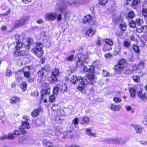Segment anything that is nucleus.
<instances>
[{
  "label": "nucleus",
  "instance_id": "obj_16",
  "mask_svg": "<svg viewBox=\"0 0 147 147\" xmlns=\"http://www.w3.org/2000/svg\"><path fill=\"white\" fill-rule=\"evenodd\" d=\"M83 71L87 74L89 73H94V67L93 66L91 65L88 67L84 66L83 68Z\"/></svg>",
  "mask_w": 147,
  "mask_h": 147
},
{
  "label": "nucleus",
  "instance_id": "obj_4",
  "mask_svg": "<svg viewBox=\"0 0 147 147\" xmlns=\"http://www.w3.org/2000/svg\"><path fill=\"white\" fill-rule=\"evenodd\" d=\"M24 120L22 121V125L19 128L20 131L23 134H25L27 133L26 129H28L30 128V125L29 124V121L30 120L27 119V117L26 116H24L23 117Z\"/></svg>",
  "mask_w": 147,
  "mask_h": 147
},
{
  "label": "nucleus",
  "instance_id": "obj_6",
  "mask_svg": "<svg viewBox=\"0 0 147 147\" xmlns=\"http://www.w3.org/2000/svg\"><path fill=\"white\" fill-rule=\"evenodd\" d=\"M67 88L66 85L58 83L57 86L53 88V93L57 94L59 92L64 93L66 92L67 91Z\"/></svg>",
  "mask_w": 147,
  "mask_h": 147
},
{
  "label": "nucleus",
  "instance_id": "obj_60",
  "mask_svg": "<svg viewBox=\"0 0 147 147\" xmlns=\"http://www.w3.org/2000/svg\"><path fill=\"white\" fill-rule=\"evenodd\" d=\"M12 75V72L10 69H7L6 72V75L7 76L10 77Z\"/></svg>",
  "mask_w": 147,
  "mask_h": 147
},
{
  "label": "nucleus",
  "instance_id": "obj_48",
  "mask_svg": "<svg viewBox=\"0 0 147 147\" xmlns=\"http://www.w3.org/2000/svg\"><path fill=\"white\" fill-rule=\"evenodd\" d=\"M123 45L126 48H129L130 45V42L127 41H125L123 43Z\"/></svg>",
  "mask_w": 147,
  "mask_h": 147
},
{
  "label": "nucleus",
  "instance_id": "obj_13",
  "mask_svg": "<svg viewBox=\"0 0 147 147\" xmlns=\"http://www.w3.org/2000/svg\"><path fill=\"white\" fill-rule=\"evenodd\" d=\"M143 20L140 18H137L136 20L135 21L131 20L129 23V26L131 28L136 27V25L139 26H140L142 25L143 23Z\"/></svg>",
  "mask_w": 147,
  "mask_h": 147
},
{
  "label": "nucleus",
  "instance_id": "obj_9",
  "mask_svg": "<svg viewBox=\"0 0 147 147\" xmlns=\"http://www.w3.org/2000/svg\"><path fill=\"white\" fill-rule=\"evenodd\" d=\"M20 134V131L18 130H16L13 133H9L8 135H4L1 137L0 139L1 140H3L7 139H12L14 137L18 136Z\"/></svg>",
  "mask_w": 147,
  "mask_h": 147
},
{
  "label": "nucleus",
  "instance_id": "obj_64",
  "mask_svg": "<svg viewBox=\"0 0 147 147\" xmlns=\"http://www.w3.org/2000/svg\"><path fill=\"white\" fill-rule=\"evenodd\" d=\"M120 50L121 49L119 47H115V52L117 54H118L120 51Z\"/></svg>",
  "mask_w": 147,
  "mask_h": 147
},
{
  "label": "nucleus",
  "instance_id": "obj_41",
  "mask_svg": "<svg viewBox=\"0 0 147 147\" xmlns=\"http://www.w3.org/2000/svg\"><path fill=\"white\" fill-rule=\"evenodd\" d=\"M120 20V16H117L115 15L113 16V21L115 23L118 22Z\"/></svg>",
  "mask_w": 147,
  "mask_h": 147
},
{
  "label": "nucleus",
  "instance_id": "obj_5",
  "mask_svg": "<svg viewBox=\"0 0 147 147\" xmlns=\"http://www.w3.org/2000/svg\"><path fill=\"white\" fill-rule=\"evenodd\" d=\"M45 18L49 21H54L57 18L58 21L62 19L61 13H57L56 12L46 13L45 15Z\"/></svg>",
  "mask_w": 147,
  "mask_h": 147
},
{
  "label": "nucleus",
  "instance_id": "obj_46",
  "mask_svg": "<svg viewBox=\"0 0 147 147\" xmlns=\"http://www.w3.org/2000/svg\"><path fill=\"white\" fill-rule=\"evenodd\" d=\"M144 63L143 61H141L138 65V68L140 69H143L144 66Z\"/></svg>",
  "mask_w": 147,
  "mask_h": 147
},
{
  "label": "nucleus",
  "instance_id": "obj_27",
  "mask_svg": "<svg viewBox=\"0 0 147 147\" xmlns=\"http://www.w3.org/2000/svg\"><path fill=\"white\" fill-rule=\"evenodd\" d=\"M50 93V90L49 88L47 89H44L41 92V95L42 97L43 96H45V95H49Z\"/></svg>",
  "mask_w": 147,
  "mask_h": 147
},
{
  "label": "nucleus",
  "instance_id": "obj_39",
  "mask_svg": "<svg viewBox=\"0 0 147 147\" xmlns=\"http://www.w3.org/2000/svg\"><path fill=\"white\" fill-rule=\"evenodd\" d=\"M92 18V17L90 15H87L84 17L83 20V21L84 23H86L87 22L90 21Z\"/></svg>",
  "mask_w": 147,
  "mask_h": 147
},
{
  "label": "nucleus",
  "instance_id": "obj_40",
  "mask_svg": "<svg viewBox=\"0 0 147 147\" xmlns=\"http://www.w3.org/2000/svg\"><path fill=\"white\" fill-rule=\"evenodd\" d=\"M46 134H51V135L55 136V137H57L56 136L57 135V134H56L55 131H52L50 129H48L47 130L46 132Z\"/></svg>",
  "mask_w": 147,
  "mask_h": 147
},
{
  "label": "nucleus",
  "instance_id": "obj_58",
  "mask_svg": "<svg viewBox=\"0 0 147 147\" xmlns=\"http://www.w3.org/2000/svg\"><path fill=\"white\" fill-rule=\"evenodd\" d=\"M140 0H134L132 3V5L133 6L136 5L140 3Z\"/></svg>",
  "mask_w": 147,
  "mask_h": 147
},
{
  "label": "nucleus",
  "instance_id": "obj_15",
  "mask_svg": "<svg viewBox=\"0 0 147 147\" xmlns=\"http://www.w3.org/2000/svg\"><path fill=\"white\" fill-rule=\"evenodd\" d=\"M52 109L53 111H57L59 115H64V112L63 110L60 109V107L57 105H53Z\"/></svg>",
  "mask_w": 147,
  "mask_h": 147
},
{
  "label": "nucleus",
  "instance_id": "obj_37",
  "mask_svg": "<svg viewBox=\"0 0 147 147\" xmlns=\"http://www.w3.org/2000/svg\"><path fill=\"white\" fill-rule=\"evenodd\" d=\"M27 83L24 82H22L21 85L20 87L23 92L25 91L27 89Z\"/></svg>",
  "mask_w": 147,
  "mask_h": 147
},
{
  "label": "nucleus",
  "instance_id": "obj_59",
  "mask_svg": "<svg viewBox=\"0 0 147 147\" xmlns=\"http://www.w3.org/2000/svg\"><path fill=\"white\" fill-rule=\"evenodd\" d=\"M105 57L106 58H111L113 57V55L110 53H108L105 55Z\"/></svg>",
  "mask_w": 147,
  "mask_h": 147
},
{
  "label": "nucleus",
  "instance_id": "obj_34",
  "mask_svg": "<svg viewBox=\"0 0 147 147\" xmlns=\"http://www.w3.org/2000/svg\"><path fill=\"white\" fill-rule=\"evenodd\" d=\"M42 142L43 144L45 145L47 147H52V144L46 139H44Z\"/></svg>",
  "mask_w": 147,
  "mask_h": 147
},
{
  "label": "nucleus",
  "instance_id": "obj_1",
  "mask_svg": "<svg viewBox=\"0 0 147 147\" xmlns=\"http://www.w3.org/2000/svg\"><path fill=\"white\" fill-rule=\"evenodd\" d=\"M87 0H69V1L63 0L57 3L56 8V11L58 10L62 13H64L65 18L67 17L69 11L67 10V6L70 5L74 6H77L80 5H83L86 3Z\"/></svg>",
  "mask_w": 147,
  "mask_h": 147
},
{
  "label": "nucleus",
  "instance_id": "obj_36",
  "mask_svg": "<svg viewBox=\"0 0 147 147\" xmlns=\"http://www.w3.org/2000/svg\"><path fill=\"white\" fill-rule=\"evenodd\" d=\"M132 49L133 51L136 53L139 54L140 50L138 46L136 45L135 44L133 45Z\"/></svg>",
  "mask_w": 147,
  "mask_h": 147
},
{
  "label": "nucleus",
  "instance_id": "obj_11",
  "mask_svg": "<svg viewBox=\"0 0 147 147\" xmlns=\"http://www.w3.org/2000/svg\"><path fill=\"white\" fill-rule=\"evenodd\" d=\"M59 72L58 69H55L53 70L51 76V80L50 82L51 83H55L57 82L58 80L57 77L59 76Z\"/></svg>",
  "mask_w": 147,
  "mask_h": 147
},
{
  "label": "nucleus",
  "instance_id": "obj_22",
  "mask_svg": "<svg viewBox=\"0 0 147 147\" xmlns=\"http://www.w3.org/2000/svg\"><path fill=\"white\" fill-rule=\"evenodd\" d=\"M121 61H119V62L118 64L115 66V69L117 71H121L123 69L124 67V65L123 63H121Z\"/></svg>",
  "mask_w": 147,
  "mask_h": 147
},
{
  "label": "nucleus",
  "instance_id": "obj_23",
  "mask_svg": "<svg viewBox=\"0 0 147 147\" xmlns=\"http://www.w3.org/2000/svg\"><path fill=\"white\" fill-rule=\"evenodd\" d=\"M29 71V69L28 67H26L24 68L23 72L25 77L28 78H30V73Z\"/></svg>",
  "mask_w": 147,
  "mask_h": 147
},
{
  "label": "nucleus",
  "instance_id": "obj_7",
  "mask_svg": "<svg viewBox=\"0 0 147 147\" xmlns=\"http://www.w3.org/2000/svg\"><path fill=\"white\" fill-rule=\"evenodd\" d=\"M50 67L49 65H47L42 67L40 70L38 72V82L39 83H41L44 81L43 76L45 75V73L49 70Z\"/></svg>",
  "mask_w": 147,
  "mask_h": 147
},
{
  "label": "nucleus",
  "instance_id": "obj_52",
  "mask_svg": "<svg viewBox=\"0 0 147 147\" xmlns=\"http://www.w3.org/2000/svg\"><path fill=\"white\" fill-rule=\"evenodd\" d=\"M119 27L120 29L123 31H125L127 29L126 25L124 24H120Z\"/></svg>",
  "mask_w": 147,
  "mask_h": 147
},
{
  "label": "nucleus",
  "instance_id": "obj_44",
  "mask_svg": "<svg viewBox=\"0 0 147 147\" xmlns=\"http://www.w3.org/2000/svg\"><path fill=\"white\" fill-rule=\"evenodd\" d=\"M93 73H89L88 74L87 78L90 80H93L95 78V76L93 74Z\"/></svg>",
  "mask_w": 147,
  "mask_h": 147
},
{
  "label": "nucleus",
  "instance_id": "obj_28",
  "mask_svg": "<svg viewBox=\"0 0 147 147\" xmlns=\"http://www.w3.org/2000/svg\"><path fill=\"white\" fill-rule=\"evenodd\" d=\"M89 118L88 117L85 116L82 118V122H81V124H88L89 122Z\"/></svg>",
  "mask_w": 147,
  "mask_h": 147
},
{
  "label": "nucleus",
  "instance_id": "obj_18",
  "mask_svg": "<svg viewBox=\"0 0 147 147\" xmlns=\"http://www.w3.org/2000/svg\"><path fill=\"white\" fill-rule=\"evenodd\" d=\"M137 95L138 97L141 98L142 100L145 101L147 98V94L146 93H143L142 91H140L138 92Z\"/></svg>",
  "mask_w": 147,
  "mask_h": 147
},
{
  "label": "nucleus",
  "instance_id": "obj_63",
  "mask_svg": "<svg viewBox=\"0 0 147 147\" xmlns=\"http://www.w3.org/2000/svg\"><path fill=\"white\" fill-rule=\"evenodd\" d=\"M138 69H139L138 68V65H133L132 67V71H136V70Z\"/></svg>",
  "mask_w": 147,
  "mask_h": 147
},
{
  "label": "nucleus",
  "instance_id": "obj_56",
  "mask_svg": "<svg viewBox=\"0 0 147 147\" xmlns=\"http://www.w3.org/2000/svg\"><path fill=\"white\" fill-rule=\"evenodd\" d=\"M113 100L116 103H118L121 102V100L119 98L117 97H114L113 98Z\"/></svg>",
  "mask_w": 147,
  "mask_h": 147
},
{
  "label": "nucleus",
  "instance_id": "obj_61",
  "mask_svg": "<svg viewBox=\"0 0 147 147\" xmlns=\"http://www.w3.org/2000/svg\"><path fill=\"white\" fill-rule=\"evenodd\" d=\"M29 142L28 144H32L34 142V140L32 139L31 137H29Z\"/></svg>",
  "mask_w": 147,
  "mask_h": 147
},
{
  "label": "nucleus",
  "instance_id": "obj_35",
  "mask_svg": "<svg viewBox=\"0 0 147 147\" xmlns=\"http://www.w3.org/2000/svg\"><path fill=\"white\" fill-rule=\"evenodd\" d=\"M105 42L109 46L111 47L113 44V42L112 39L110 38H107L105 40Z\"/></svg>",
  "mask_w": 147,
  "mask_h": 147
},
{
  "label": "nucleus",
  "instance_id": "obj_55",
  "mask_svg": "<svg viewBox=\"0 0 147 147\" xmlns=\"http://www.w3.org/2000/svg\"><path fill=\"white\" fill-rule=\"evenodd\" d=\"M107 0H99V3L100 5H105L107 2Z\"/></svg>",
  "mask_w": 147,
  "mask_h": 147
},
{
  "label": "nucleus",
  "instance_id": "obj_51",
  "mask_svg": "<svg viewBox=\"0 0 147 147\" xmlns=\"http://www.w3.org/2000/svg\"><path fill=\"white\" fill-rule=\"evenodd\" d=\"M146 28V26H142L140 28H138L137 31V32L139 33H141L142 32H143L144 28Z\"/></svg>",
  "mask_w": 147,
  "mask_h": 147
},
{
  "label": "nucleus",
  "instance_id": "obj_33",
  "mask_svg": "<svg viewBox=\"0 0 147 147\" xmlns=\"http://www.w3.org/2000/svg\"><path fill=\"white\" fill-rule=\"evenodd\" d=\"M111 50V47L107 45H104L103 47L102 50L105 52H108Z\"/></svg>",
  "mask_w": 147,
  "mask_h": 147
},
{
  "label": "nucleus",
  "instance_id": "obj_50",
  "mask_svg": "<svg viewBox=\"0 0 147 147\" xmlns=\"http://www.w3.org/2000/svg\"><path fill=\"white\" fill-rule=\"evenodd\" d=\"M55 97L53 95H50L49 98V102H53L55 100Z\"/></svg>",
  "mask_w": 147,
  "mask_h": 147
},
{
  "label": "nucleus",
  "instance_id": "obj_21",
  "mask_svg": "<svg viewBox=\"0 0 147 147\" xmlns=\"http://www.w3.org/2000/svg\"><path fill=\"white\" fill-rule=\"evenodd\" d=\"M131 126L135 129L137 133H141L143 130V128L139 125L132 124Z\"/></svg>",
  "mask_w": 147,
  "mask_h": 147
},
{
  "label": "nucleus",
  "instance_id": "obj_19",
  "mask_svg": "<svg viewBox=\"0 0 147 147\" xmlns=\"http://www.w3.org/2000/svg\"><path fill=\"white\" fill-rule=\"evenodd\" d=\"M28 139H29V137L24 136L19 138L18 142L19 143H22V144H28Z\"/></svg>",
  "mask_w": 147,
  "mask_h": 147
},
{
  "label": "nucleus",
  "instance_id": "obj_31",
  "mask_svg": "<svg viewBox=\"0 0 147 147\" xmlns=\"http://www.w3.org/2000/svg\"><path fill=\"white\" fill-rule=\"evenodd\" d=\"M41 109H35L31 113V115L34 117L37 116L39 114V112Z\"/></svg>",
  "mask_w": 147,
  "mask_h": 147
},
{
  "label": "nucleus",
  "instance_id": "obj_17",
  "mask_svg": "<svg viewBox=\"0 0 147 147\" xmlns=\"http://www.w3.org/2000/svg\"><path fill=\"white\" fill-rule=\"evenodd\" d=\"M71 133L70 131L68 132H65L63 133H61L59 134H58L57 136V137H55V138L59 140H62L63 139H66L65 135L67 134H71Z\"/></svg>",
  "mask_w": 147,
  "mask_h": 147
},
{
  "label": "nucleus",
  "instance_id": "obj_8",
  "mask_svg": "<svg viewBox=\"0 0 147 147\" xmlns=\"http://www.w3.org/2000/svg\"><path fill=\"white\" fill-rule=\"evenodd\" d=\"M43 47V45L41 43L37 42L36 48L34 49V53L38 57H41L43 53L42 50Z\"/></svg>",
  "mask_w": 147,
  "mask_h": 147
},
{
  "label": "nucleus",
  "instance_id": "obj_42",
  "mask_svg": "<svg viewBox=\"0 0 147 147\" xmlns=\"http://www.w3.org/2000/svg\"><path fill=\"white\" fill-rule=\"evenodd\" d=\"M79 121V119L78 118H75L72 121V124L74 125V127H76L78 125Z\"/></svg>",
  "mask_w": 147,
  "mask_h": 147
},
{
  "label": "nucleus",
  "instance_id": "obj_30",
  "mask_svg": "<svg viewBox=\"0 0 147 147\" xmlns=\"http://www.w3.org/2000/svg\"><path fill=\"white\" fill-rule=\"evenodd\" d=\"M121 108V107L119 105H111L110 109L114 111H119Z\"/></svg>",
  "mask_w": 147,
  "mask_h": 147
},
{
  "label": "nucleus",
  "instance_id": "obj_29",
  "mask_svg": "<svg viewBox=\"0 0 147 147\" xmlns=\"http://www.w3.org/2000/svg\"><path fill=\"white\" fill-rule=\"evenodd\" d=\"M135 16L134 12L132 11H129L126 16L127 19L129 20V19L133 18Z\"/></svg>",
  "mask_w": 147,
  "mask_h": 147
},
{
  "label": "nucleus",
  "instance_id": "obj_38",
  "mask_svg": "<svg viewBox=\"0 0 147 147\" xmlns=\"http://www.w3.org/2000/svg\"><path fill=\"white\" fill-rule=\"evenodd\" d=\"M10 101L12 104H15L19 102L20 101V100L18 97H16L12 98Z\"/></svg>",
  "mask_w": 147,
  "mask_h": 147
},
{
  "label": "nucleus",
  "instance_id": "obj_54",
  "mask_svg": "<svg viewBox=\"0 0 147 147\" xmlns=\"http://www.w3.org/2000/svg\"><path fill=\"white\" fill-rule=\"evenodd\" d=\"M7 5L5 3L2 4L1 6V9L2 10H6L7 9Z\"/></svg>",
  "mask_w": 147,
  "mask_h": 147
},
{
  "label": "nucleus",
  "instance_id": "obj_24",
  "mask_svg": "<svg viewBox=\"0 0 147 147\" xmlns=\"http://www.w3.org/2000/svg\"><path fill=\"white\" fill-rule=\"evenodd\" d=\"M26 55L25 51H24L21 50L20 51H16L14 53V55L16 57L19 56H24Z\"/></svg>",
  "mask_w": 147,
  "mask_h": 147
},
{
  "label": "nucleus",
  "instance_id": "obj_49",
  "mask_svg": "<svg viewBox=\"0 0 147 147\" xmlns=\"http://www.w3.org/2000/svg\"><path fill=\"white\" fill-rule=\"evenodd\" d=\"M102 39L99 37H98L97 38L96 44L98 46H100L102 45Z\"/></svg>",
  "mask_w": 147,
  "mask_h": 147
},
{
  "label": "nucleus",
  "instance_id": "obj_3",
  "mask_svg": "<svg viewBox=\"0 0 147 147\" xmlns=\"http://www.w3.org/2000/svg\"><path fill=\"white\" fill-rule=\"evenodd\" d=\"M89 56L88 54L86 53L85 55L79 54L75 58V61L77 66H83L84 63H87V60Z\"/></svg>",
  "mask_w": 147,
  "mask_h": 147
},
{
  "label": "nucleus",
  "instance_id": "obj_25",
  "mask_svg": "<svg viewBox=\"0 0 147 147\" xmlns=\"http://www.w3.org/2000/svg\"><path fill=\"white\" fill-rule=\"evenodd\" d=\"M95 32V30L92 29L90 28L88 29L85 32V35L86 36H92L94 34Z\"/></svg>",
  "mask_w": 147,
  "mask_h": 147
},
{
  "label": "nucleus",
  "instance_id": "obj_14",
  "mask_svg": "<svg viewBox=\"0 0 147 147\" xmlns=\"http://www.w3.org/2000/svg\"><path fill=\"white\" fill-rule=\"evenodd\" d=\"M28 18L26 17H22L20 20H17L15 22V26L18 27L24 24L25 22L27 20Z\"/></svg>",
  "mask_w": 147,
  "mask_h": 147
},
{
  "label": "nucleus",
  "instance_id": "obj_43",
  "mask_svg": "<svg viewBox=\"0 0 147 147\" xmlns=\"http://www.w3.org/2000/svg\"><path fill=\"white\" fill-rule=\"evenodd\" d=\"M28 46L26 47L27 49H29L30 48V46L32 45L33 43V39L32 38H29L27 42Z\"/></svg>",
  "mask_w": 147,
  "mask_h": 147
},
{
  "label": "nucleus",
  "instance_id": "obj_62",
  "mask_svg": "<svg viewBox=\"0 0 147 147\" xmlns=\"http://www.w3.org/2000/svg\"><path fill=\"white\" fill-rule=\"evenodd\" d=\"M132 72V70L130 69H127L125 71V73L126 74H128L131 73Z\"/></svg>",
  "mask_w": 147,
  "mask_h": 147
},
{
  "label": "nucleus",
  "instance_id": "obj_20",
  "mask_svg": "<svg viewBox=\"0 0 147 147\" xmlns=\"http://www.w3.org/2000/svg\"><path fill=\"white\" fill-rule=\"evenodd\" d=\"M119 138H110L107 139L106 142L109 143H113L118 144H119Z\"/></svg>",
  "mask_w": 147,
  "mask_h": 147
},
{
  "label": "nucleus",
  "instance_id": "obj_53",
  "mask_svg": "<svg viewBox=\"0 0 147 147\" xmlns=\"http://www.w3.org/2000/svg\"><path fill=\"white\" fill-rule=\"evenodd\" d=\"M142 15L144 17L147 16V9L143 8L142 11Z\"/></svg>",
  "mask_w": 147,
  "mask_h": 147
},
{
  "label": "nucleus",
  "instance_id": "obj_26",
  "mask_svg": "<svg viewBox=\"0 0 147 147\" xmlns=\"http://www.w3.org/2000/svg\"><path fill=\"white\" fill-rule=\"evenodd\" d=\"M86 132L87 135L91 136H94L95 137H96V134L95 133H92V130L90 128H88L86 129Z\"/></svg>",
  "mask_w": 147,
  "mask_h": 147
},
{
  "label": "nucleus",
  "instance_id": "obj_45",
  "mask_svg": "<svg viewBox=\"0 0 147 147\" xmlns=\"http://www.w3.org/2000/svg\"><path fill=\"white\" fill-rule=\"evenodd\" d=\"M132 79L135 82L139 83L140 82V78L138 76H134L132 77Z\"/></svg>",
  "mask_w": 147,
  "mask_h": 147
},
{
  "label": "nucleus",
  "instance_id": "obj_32",
  "mask_svg": "<svg viewBox=\"0 0 147 147\" xmlns=\"http://www.w3.org/2000/svg\"><path fill=\"white\" fill-rule=\"evenodd\" d=\"M131 96L132 98H134L135 96L136 90L134 88H131L129 89Z\"/></svg>",
  "mask_w": 147,
  "mask_h": 147
},
{
  "label": "nucleus",
  "instance_id": "obj_2",
  "mask_svg": "<svg viewBox=\"0 0 147 147\" xmlns=\"http://www.w3.org/2000/svg\"><path fill=\"white\" fill-rule=\"evenodd\" d=\"M71 83L75 84L79 82L78 88L80 90H83L85 87V85L88 84L86 79L81 76L77 77L73 76L71 78L70 80Z\"/></svg>",
  "mask_w": 147,
  "mask_h": 147
},
{
  "label": "nucleus",
  "instance_id": "obj_57",
  "mask_svg": "<svg viewBox=\"0 0 147 147\" xmlns=\"http://www.w3.org/2000/svg\"><path fill=\"white\" fill-rule=\"evenodd\" d=\"M127 141L125 139H123L122 138H119V144H125Z\"/></svg>",
  "mask_w": 147,
  "mask_h": 147
},
{
  "label": "nucleus",
  "instance_id": "obj_47",
  "mask_svg": "<svg viewBox=\"0 0 147 147\" xmlns=\"http://www.w3.org/2000/svg\"><path fill=\"white\" fill-rule=\"evenodd\" d=\"M74 56L73 55H71L69 56L68 57L65 59V61L66 60L72 61L74 59Z\"/></svg>",
  "mask_w": 147,
  "mask_h": 147
},
{
  "label": "nucleus",
  "instance_id": "obj_10",
  "mask_svg": "<svg viewBox=\"0 0 147 147\" xmlns=\"http://www.w3.org/2000/svg\"><path fill=\"white\" fill-rule=\"evenodd\" d=\"M41 35V38L43 40L44 44L47 46H49L51 44V42L49 39L50 36L46 35L45 32H42Z\"/></svg>",
  "mask_w": 147,
  "mask_h": 147
},
{
  "label": "nucleus",
  "instance_id": "obj_12",
  "mask_svg": "<svg viewBox=\"0 0 147 147\" xmlns=\"http://www.w3.org/2000/svg\"><path fill=\"white\" fill-rule=\"evenodd\" d=\"M21 37V35L18 34L15 36V39L16 40V42L15 43V48L18 51L23 46V44L21 42L20 39Z\"/></svg>",
  "mask_w": 147,
  "mask_h": 147
}]
</instances>
